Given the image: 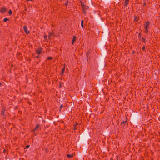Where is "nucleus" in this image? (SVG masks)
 Instances as JSON below:
<instances>
[{
    "label": "nucleus",
    "mask_w": 160,
    "mask_h": 160,
    "mask_svg": "<svg viewBox=\"0 0 160 160\" xmlns=\"http://www.w3.org/2000/svg\"><path fill=\"white\" fill-rule=\"evenodd\" d=\"M29 145H27V147H26V148H29Z\"/></svg>",
    "instance_id": "4be33fe9"
},
{
    "label": "nucleus",
    "mask_w": 160,
    "mask_h": 160,
    "mask_svg": "<svg viewBox=\"0 0 160 160\" xmlns=\"http://www.w3.org/2000/svg\"><path fill=\"white\" fill-rule=\"evenodd\" d=\"M67 156H68V158H70V157H72V156H71V155H69V154H68V155H67Z\"/></svg>",
    "instance_id": "dca6fc26"
},
{
    "label": "nucleus",
    "mask_w": 160,
    "mask_h": 160,
    "mask_svg": "<svg viewBox=\"0 0 160 160\" xmlns=\"http://www.w3.org/2000/svg\"><path fill=\"white\" fill-rule=\"evenodd\" d=\"M23 28L25 33L27 34H28L30 33L29 31L28 30L27 27L26 25L24 26Z\"/></svg>",
    "instance_id": "7ed1b4c3"
},
{
    "label": "nucleus",
    "mask_w": 160,
    "mask_h": 160,
    "mask_svg": "<svg viewBox=\"0 0 160 160\" xmlns=\"http://www.w3.org/2000/svg\"><path fill=\"white\" fill-rule=\"evenodd\" d=\"M150 23V22L149 21H147L144 24V28L145 29V32L146 33H148L149 32L148 28H149Z\"/></svg>",
    "instance_id": "f257e3e1"
},
{
    "label": "nucleus",
    "mask_w": 160,
    "mask_h": 160,
    "mask_svg": "<svg viewBox=\"0 0 160 160\" xmlns=\"http://www.w3.org/2000/svg\"><path fill=\"white\" fill-rule=\"evenodd\" d=\"M27 1H32V0H27Z\"/></svg>",
    "instance_id": "b1692460"
},
{
    "label": "nucleus",
    "mask_w": 160,
    "mask_h": 160,
    "mask_svg": "<svg viewBox=\"0 0 160 160\" xmlns=\"http://www.w3.org/2000/svg\"><path fill=\"white\" fill-rule=\"evenodd\" d=\"M68 2H67V3H66V5H67L68 4Z\"/></svg>",
    "instance_id": "393cba45"
},
{
    "label": "nucleus",
    "mask_w": 160,
    "mask_h": 160,
    "mask_svg": "<svg viewBox=\"0 0 160 160\" xmlns=\"http://www.w3.org/2000/svg\"><path fill=\"white\" fill-rule=\"evenodd\" d=\"M5 110V109H4V108H3V109L2 110L1 113L2 114L4 115L3 112H4V111Z\"/></svg>",
    "instance_id": "f8f14e48"
},
{
    "label": "nucleus",
    "mask_w": 160,
    "mask_h": 160,
    "mask_svg": "<svg viewBox=\"0 0 160 160\" xmlns=\"http://www.w3.org/2000/svg\"><path fill=\"white\" fill-rule=\"evenodd\" d=\"M145 48V46H143V47H142V49L143 50H144Z\"/></svg>",
    "instance_id": "412c9836"
},
{
    "label": "nucleus",
    "mask_w": 160,
    "mask_h": 160,
    "mask_svg": "<svg viewBox=\"0 0 160 160\" xmlns=\"http://www.w3.org/2000/svg\"><path fill=\"white\" fill-rule=\"evenodd\" d=\"M84 21L83 20H82L81 22V24H83Z\"/></svg>",
    "instance_id": "6ab92c4d"
},
{
    "label": "nucleus",
    "mask_w": 160,
    "mask_h": 160,
    "mask_svg": "<svg viewBox=\"0 0 160 160\" xmlns=\"http://www.w3.org/2000/svg\"><path fill=\"white\" fill-rule=\"evenodd\" d=\"M42 49L41 48H38L36 52L38 54H40L42 52Z\"/></svg>",
    "instance_id": "20e7f679"
},
{
    "label": "nucleus",
    "mask_w": 160,
    "mask_h": 160,
    "mask_svg": "<svg viewBox=\"0 0 160 160\" xmlns=\"http://www.w3.org/2000/svg\"><path fill=\"white\" fill-rule=\"evenodd\" d=\"M40 125H37L35 127V129L32 130V132H35V130H37L38 128L39 127Z\"/></svg>",
    "instance_id": "39448f33"
},
{
    "label": "nucleus",
    "mask_w": 160,
    "mask_h": 160,
    "mask_svg": "<svg viewBox=\"0 0 160 160\" xmlns=\"http://www.w3.org/2000/svg\"><path fill=\"white\" fill-rule=\"evenodd\" d=\"M129 0H125V2L124 4V5L126 6L128 3Z\"/></svg>",
    "instance_id": "6e6552de"
},
{
    "label": "nucleus",
    "mask_w": 160,
    "mask_h": 160,
    "mask_svg": "<svg viewBox=\"0 0 160 160\" xmlns=\"http://www.w3.org/2000/svg\"><path fill=\"white\" fill-rule=\"evenodd\" d=\"M125 122H122L121 123L122 124V125L123 124H125Z\"/></svg>",
    "instance_id": "a211bd4d"
},
{
    "label": "nucleus",
    "mask_w": 160,
    "mask_h": 160,
    "mask_svg": "<svg viewBox=\"0 0 160 160\" xmlns=\"http://www.w3.org/2000/svg\"><path fill=\"white\" fill-rule=\"evenodd\" d=\"M63 106L62 105H61L60 106V109Z\"/></svg>",
    "instance_id": "5701e85b"
},
{
    "label": "nucleus",
    "mask_w": 160,
    "mask_h": 160,
    "mask_svg": "<svg viewBox=\"0 0 160 160\" xmlns=\"http://www.w3.org/2000/svg\"><path fill=\"white\" fill-rule=\"evenodd\" d=\"M65 70V67H64V68H62V75L63 73L64 72Z\"/></svg>",
    "instance_id": "9d476101"
},
{
    "label": "nucleus",
    "mask_w": 160,
    "mask_h": 160,
    "mask_svg": "<svg viewBox=\"0 0 160 160\" xmlns=\"http://www.w3.org/2000/svg\"><path fill=\"white\" fill-rule=\"evenodd\" d=\"M8 13L9 14L11 15L12 14V12L11 10H10L8 12Z\"/></svg>",
    "instance_id": "2eb2a0df"
},
{
    "label": "nucleus",
    "mask_w": 160,
    "mask_h": 160,
    "mask_svg": "<svg viewBox=\"0 0 160 160\" xmlns=\"http://www.w3.org/2000/svg\"><path fill=\"white\" fill-rule=\"evenodd\" d=\"M142 41L144 42H145V38H142Z\"/></svg>",
    "instance_id": "ddd939ff"
},
{
    "label": "nucleus",
    "mask_w": 160,
    "mask_h": 160,
    "mask_svg": "<svg viewBox=\"0 0 160 160\" xmlns=\"http://www.w3.org/2000/svg\"><path fill=\"white\" fill-rule=\"evenodd\" d=\"M6 11V8H2L1 10V12L3 13L4 12H5Z\"/></svg>",
    "instance_id": "0eeeda50"
},
{
    "label": "nucleus",
    "mask_w": 160,
    "mask_h": 160,
    "mask_svg": "<svg viewBox=\"0 0 160 160\" xmlns=\"http://www.w3.org/2000/svg\"><path fill=\"white\" fill-rule=\"evenodd\" d=\"M81 7L82 8L83 12L85 13V11L89 8L88 6H86L84 3H81Z\"/></svg>",
    "instance_id": "f03ea898"
},
{
    "label": "nucleus",
    "mask_w": 160,
    "mask_h": 160,
    "mask_svg": "<svg viewBox=\"0 0 160 160\" xmlns=\"http://www.w3.org/2000/svg\"><path fill=\"white\" fill-rule=\"evenodd\" d=\"M53 59V58L52 57H47V59L48 60H50Z\"/></svg>",
    "instance_id": "9b49d317"
},
{
    "label": "nucleus",
    "mask_w": 160,
    "mask_h": 160,
    "mask_svg": "<svg viewBox=\"0 0 160 160\" xmlns=\"http://www.w3.org/2000/svg\"><path fill=\"white\" fill-rule=\"evenodd\" d=\"M83 24H81V27L82 28H84V26H83Z\"/></svg>",
    "instance_id": "aec40b11"
},
{
    "label": "nucleus",
    "mask_w": 160,
    "mask_h": 160,
    "mask_svg": "<svg viewBox=\"0 0 160 160\" xmlns=\"http://www.w3.org/2000/svg\"><path fill=\"white\" fill-rule=\"evenodd\" d=\"M44 37L45 39H46L47 38V35H44Z\"/></svg>",
    "instance_id": "f3484780"
},
{
    "label": "nucleus",
    "mask_w": 160,
    "mask_h": 160,
    "mask_svg": "<svg viewBox=\"0 0 160 160\" xmlns=\"http://www.w3.org/2000/svg\"><path fill=\"white\" fill-rule=\"evenodd\" d=\"M53 34L52 33H49V35L48 36V38L49 39H50V37L52 36V35H53Z\"/></svg>",
    "instance_id": "1a4fd4ad"
},
{
    "label": "nucleus",
    "mask_w": 160,
    "mask_h": 160,
    "mask_svg": "<svg viewBox=\"0 0 160 160\" xmlns=\"http://www.w3.org/2000/svg\"><path fill=\"white\" fill-rule=\"evenodd\" d=\"M76 40V37L75 36H73V39L72 40V44H73V43L75 42Z\"/></svg>",
    "instance_id": "423d86ee"
},
{
    "label": "nucleus",
    "mask_w": 160,
    "mask_h": 160,
    "mask_svg": "<svg viewBox=\"0 0 160 160\" xmlns=\"http://www.w3.org/2000/svg\"><path fill=\"white\" fill-rule=\"evenodd\" d=\"M8 20V19L7 18H4V19H3V21H4V22H6V21H7V20Z\"/></svg>",
    "instance_id": "4468645a"
}]
</instances>
